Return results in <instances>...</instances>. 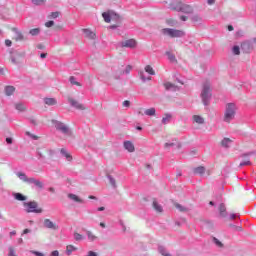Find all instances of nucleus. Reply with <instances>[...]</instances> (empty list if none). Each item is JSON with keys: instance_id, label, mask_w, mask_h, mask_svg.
Segmentation results:
<instances>
[{"instance_id": "bb28decb", "label": "nucleus", "mask_w": 256, "mask_h": 256, "mask_svg": "<svg viewBox=\"0 0 256 256\" xmlns=\"http://www.w3.org/2000/svg\"><path fill=\"white\" fill-rule=\"evenodd\" d=\"M73 251H77V247L73 246V245H68L66 247V253L67 255H71L73 253Z\"/></svg>"}, {"instance_id": "09e8293b", "label": "nucleus", "mask_w": 256, "mask_h": 256, "mask_svg": "<svg viewBox=\"0 0 256 256\" xmlns=\"http://www.w3.org/2000/svg\"><path fill=\"white\" fill-rule=\"evenodd\" d=\"M131 106V102L129 100H125L122 103V107H130Z\"/></svg>"}, {"instance_id": "338daca9", "label": "nucleus", "mask_w": 256, "mask_h": 256, "mask_svg": "<svg viewBox=\"0 0 256 256\" xmlns=\"http://www.w3.org/2000/svg\"><path fill=\"white\" fill-rule=\"evenodd\" d=\"M100 227H102L103 229H105L106 225L104 222H100Z\"/></svg>"}, {"instance_id": "cd10ccee", "label": "nucleus", "mask_w": 256, "mask_h": 256, "mask_svg": "<svg viewBox=\"0 0 256 256\" xmlns=\"http://www.w3.org/2000/svg\"><path fill=\"white\" fill-rule=\"evenodd\" d=\"M145 115H148V117H153V115H155L156 110L155 108H150V109H146L145 110Z\"/></svg>"}, {"instance_id": "f257e3e1", "label": "nucleus", "mask_w": 256, "mask_h": 256, "mask_svg": "<svg viewBox=\"0 0 256 256\" xmlns=\"http://www.w3.org/2000/svg\"><path fill=\"white\" fill-rule=\"evenodd\" d=\"M211 95V84L209 82H205L202 86V92L200 94L204 105H209V99H211Z\"/></svg>"}, {"instance_id": "39448f33", "label": "nucleus", "mask_w": 256, "mask_h": 256, "mask_svg": "<svg viewBox=\"0 0 256 256\" xmlns=\"http://www.w3.org/2000/svg\"><path fill=\"white\" fill-rule=\"evenodd\" d=\"M163 35H168V37H183L185 35V32L182 30H176V29H171V28H164L162 29Z\"/></svg>"}, {"instance_id": "6ab92c4d", "label": "nucleus", "mask_w": 256, "mask_h": 256, "mask_svg": "<svg viewBox=\"0 0 256 256\" xmlns=\"http://www.w3.org/2000/svg\"><path fill=\"white\" fill-rule=\"evenodd\" d=\"M68 199H71L75 203H83V199L79 198V196L75 194H68Z\"/></svg>"}, {"instance_id": "412c9836", "label": "nucleus", "mask_w": 256, "mask_h": 256, "mask_svg": "<svg viewBox=\"0 0 256 256\" xmlns=\"http://www.w3.org/2000/svg\"><path fill=\"white\" fill-rule=\"evenodd\" d=\"M60 152L62 153V155H64V157L67 159V161H73V157L65 148H62L60 150Z\"/></svg>"}, {"instance_id": "423d86ee", "label": "nucleus", "mask_w": 256, "mask_h": 256, "mask_svg": "<svg viewBox=\"0 0 256 256\" xmlns=\"http://www.w3.org/2000/svg\"><path fill=\"white\" fill-rule=\"evenodd\" d=\"M37 153L40 157H48L49 159H51V157H53V155H55V151H53L51 149H46L43 147L38 148Z\"/></svg>"}, {"instance_id": "5701e85b", "label": "nucleus", "mask_w": 256, "mask_h": 256, "mask_svg": "<svg viewBox=\"0 0 256 256\" xmlns=\"http://www.w3.org/2000/svg\"><path fill=\"white\" fill-rule=\"evenodd\" d=\"M180 11H182V13H193V8L189 5H182Z\"/></svg>"}, {"instance_id": "a211bd4d", "label": "nucleus", "mask_w": 256, "mask_h": 256, "mask_svg": "<svg viewBox=\"0 0 256 256\" xmlns=\"http://www.w3.org/2000/svg\"><path fill=\"white\" fill-rule=\"evenodd\" d=\"M164 87H165L166 91H175L177 89V85H175L171 82L164 83Z\"/></svg>"}, {"instance_id": "dca6fc26", "label": "nucleus", "mask_w": 256, "mask_h": 256, "mask_svg": "<svg viewBox=\"0 0 256 256\" xmlns=\"http://www.w3.org/2000/svg\"><path fill=\"white\" fill-rule=\"evenodd\" d=\"M218 209L221 217H227V207L225 206V204L221 203Z\"/></svg>"}, {"instance_id": "4d7b16f0", "label": "nucleus", "mask_w": 256, "mask_h": 256, "mask_svg": "<svg viewBox=\"0 0 256 256\" xmlns=\"http://www.w3.org/2000/svg\"><path fill=\"white\" fill-rule=\"evenodd\" d=\"M230 219H231V220L237 219V215L231 214V215H230Z\"/></svg>"}, {"instance_id": "13d9d810", "label": "nucleus", "mask_w": 256, "mask_h": 256, "mask_svg": "<svg viewBox=\"0 0 256 256\" xmlns=\"http://www.w3.org/2000/svg\"><path fill=\"white\" fill-rule=\"evenodd\" d=\"M181 21H187V16H180Z\"/></svg>"}, {"instance_id": "a878e982", "label": "nucleus", "mask_w": 256, "mask_h": 256, "mask_svg": "<svg viewBox=\"0 0 256 256\" xmlns=\"http://www.w3.org/2000/svg\"><path fill=\"white\" fill-rule=\"evenodd\" d=\"M58 131H61L62 133H65L66 135L69 133V128L63 124H60L57 127Z\"/></svg>"}, {"instance_id": "4be33fe9", "label": "nucleus", "mask_w": 256, "mask_h": 256, "mask_svg": "<svg viewBox=\"0 0 256 256\" xmlns=\"http://www.w3.org/2000/svg\"><path fill=\"white\" fill-rule=\"evenodd\" d=\"M152 205H153V209H155L157 213H163V207L160 206L156 200L153 201Z\"/></svg>"}, {"instance_id": "c756f323", "label": "nucleus", "mask_w": 256, "mask_h": 256, "mask_svg": "<svg viewBox=\"0 0 256 256\" xmlns=\"http://www.w3.org/2000/svg\"><path fill=\"white\" fill-rule=\"evenodd\" d=\"M17 177H19V179H21L25 183H27V181L29 180V178H27V175H25V173L23 172H18Z\"/></svg>"}, {"instance_id": "bf43d9fd", "label": "nucleus", "mask_w": 256, "mask_h": 256, "mask_svg": "<svg viewBox=\"0 0 256 256\" xmlns=\"http://www.w3.org/2000/svg\"><path fill=\"white\" fill-rule=\"evenodd\" d=\"M207 2H208V5H213V4H215V0H208Z\"/></svg>"}, {"instance_id": "774afa93", "label": "nucleus", "mask_w": 256, "mask_h": 256, "mask_svg": "<svg viewBox=\"0 0 256 256\" xmlns=\"http://www.w3.org/2000/svg\"><path fill=\"white\" fill-rule=\"evenodd\" d=\"M228 31H233V26L229 25L228 26Z\"/></svg>"}, {"instance_id": "3c124183", "label": "nucleus", "mask_w": 256, "mask_h": 256, "mask_svg": "<svg viewBox=\"0 0 256 256\" xmlns=\"http://www.w3.org/2000/svg\"><path fill=\"white\" fill-rule=\"evenodd\" d=\"M5 45L6 47H11V45H13V42H11V40H5Z\"/></svg>"}, {"instance_id": "473e14b6", "label": "nucleus", "mask_w": 256, "mask_h": 256, "mask_svg": "<svg viewBox=\"0 0 256 256\" xmlns=\"http://www.w3.org/2000/svg\"><path fill=\"white\" fill-rule=\"evenodd\" d=\"M8 256H18L17 251H15V248L13 246H10L8 248Z\"/></svg>"}, {"instance_id": "7ed1b4c3", "label": "nucleus", "mask_w": 256, "mask_h": 256, "mask_svg": "<svg viewBox=\"0 0 256 256\" xmlns=\"http://www.w3.org/2000/svg\"><path fill=\"white\" fill-rule=\"evenodd\" d=\"M235 111H237L235 104H227L226 111L224 114L225 123H231V121L235 119Z\"/></svg>"}, {"instance_id": "de8ad7c7", "label": "nucleus", "mask_w": 256, "mask_h": 256, "mask_svg": "<svg viewBox=\"0 0 256 256\" xmlns=\"http://www.w3.org/2000/svg\"><path fill=\"white\" fill-rule=\"evenodd\" d=\"M160 253L162 256H171V254L167 251H165L164 249L160 248Z\"/></svg>"}, {"instance_id": "ea45409f", "label": "nucleus", "mask_w": 256, "mask_h": 256, "mask_svg": "<svg viewBox=\"0 0 256 256\" xmlns=\"http://www.w3.org/2000/svg\"><path fill=\"white\" fill-rule=\"evenodd\" d=\"M33 5H43L45 3V0H31Z\"/></svg>"}, {"instance_id": "6e6552de", "label": "nucleus", "mask_w": 256, "mask_h": 256, "mask_svg": "<svg viewBox=\"0 0 256 256\" xmlns=\"http://www.w3.org/2000/svg\"><path fill=\"white\" fill-rule=\"evenodd\" d=\"M68 101H69V103H70V105H71L72 107H75V109H78V110H80V111L85 110V106H84L83 104L79 103L77 100H75V99L69 97V98H68Z\"/></svg>"}, {"instance_id": "6e6d98bb", "label": "nucleus", "mask_w": 256, "mask_h": 256, "mask_svg": "<svg viewBox=\"0 0 256 256\" xmlns=\"http://www.w3.org/2000/svg\"><path fill=\"white\" fill-rule=\"evenodd\" d=\"M110 183L112 184L113 187H115V179L110 178Z\"/></svg>"}, {"instance_id": "a18cd8bd", "label": "nucleus", "mask_w": 256, "mask_h": 256, "mask_svg": "<svg viewBox=\"0 0 256 256\" xmlns=\"http://www.w3.org/2000/svg\"><path fill=\"white\" fill-rule=\"evenodd\" d=\"M174 205H175L176 209H179V211H187V209H185L183 206H181V204L176 203Z\"/></svg>"}, {"instance_id": "79ce46f5", "label": "nucleus", "mask_w": 256, "mask_h": 256, "mask_svg": "<svg viewBox=\"0 0 256 256\" xmlns=\"http://www.w3.org/2000/svg\"><path fill=\"white\" fill-rule=\"evenodd\" d=\"M213 241H214L215 245H217V247H223V243L221 241H219V239L213 238Z\"/></svg>"}, {"instance_id": "f3484780", "label": "nucleus", "mask_w": 256, "mask_h": 256, "mask_svg": "<svg viewBox=\"0 0 256 256\" xmlns=\"http://www.w3.org/2000/svg\"><path fill=\"white\" fill-rule=\"evenodd\" d=\"M45 105H48L49 107L53 105H57V99L55 98H44Z\"/></svg>"}, {"instance_id": "20e7f679", "label": "nucleus", "mask_w": 256, "mask_h": 256, "mask_svg": "<svg viewBox=\"0 0 256 256\" xmlns=\"http://www.w3.org/2000/svg\"><path fill=\"white\" fill-rule=\"evenodd\" d=\"M131 69H133V67H131V65H127V66H123V65H119L114 69V77L115 79H119V77H121V75H128V73H131Z\"/></svg>"}, {"instance_id": "680f3d73", "label": "nucleus", "mask_w": 256, "mask_h": 256, "mask_svg": "<svg viewBox=\"0 0 256 256\" xmlns=\"http://www.w3.org/2000/svg\"><path fill=\"white\" fill-rule=\"evenodd\" d=\"M37 49H45V46H44L43 44H39V45L37 46Z\"/></svg>"}, {"instance_id": "69168bd1", "label": "nucleus", "mask_w": 256, "mask_h": 256, "mask_svg": "<svg viewBox=\"0 0 256 256\" xmlns=\"http://www.w3.org/2000/svg\"><path fill=\"white\" fill-rule=\"evenodd\" d=\"M49 191H50V193H55V188L50 187V188H49Z\"/></svg>"}, {"instance_id": "052dcab7", "label": "nucleus", "mask_w": 256, "mask_h": 256, "mask_svg": "<svg viewBox=\"0 0 256 256\" xmlns=\"http://www.w3.org/2000/svg\"><path fill=\"white\" fill-rule=\"evenodd\" d=\"M6 142L9 143V144H11V143H13V139H11V138H6Z\"/></svg>"}, {"instance_id": "4468645a", "label": "nucleus", "mask_w": 256, "mask_h": 256, "mask_svg": "<svg viewBox=\"0 0 256 256\" xmlns=\"http://www.w3.org/2000/svg\"><path fill=\"white\" fill-rule=\"evenodd\" d=\"M26 183H33L39 189H43V182H41L35 178H28Z\"/></svg>"}, {"instance_id": "b1692460", "label": "nucleus", "mask_w": 256, "mask_h": 256, "mask_svg": "<svg viewBox=\"0 0 256 256\" xmlns=\"http://www.w3.org/2000/svg\"><path fill=\"white\" fill-rule=\"evenodd\" d=\"M5 93H6L7 97H11V95H13L15 93V87L7 86L5 88Z\"/></svg>"}, {"instance_id": "c9c22d12", "label": "nucleus", "mask_w": 256, "mask_h": 256, "mask_svg": "<svg viewBox=\"0 0 256 256\" xmlns=\"http://www.w3.org/2000/svg\"><path fill=\"white\" fill-rule=\"evenodd\" d=\"M87 236L89 241H95V239H97V236H95L91 231H87Z\"/></svg>"}, {"instance_id": "9d476101", "label": "nucleus", "mask_w": 256, "mask_h": 256, "mask_svg": "<svg viewBox=\"0 0 256 256\" xmlns=\"http://www.w3.org/2000/svg\"><path fill=\"white\" fill-rule=\"evenodd\" d=\"M122 47H130L131 49L137 47V41L135 39H129L122 43Z\"/></svg>"}, {"instance_id": "393cba45", "label": "nucleus", "mask_w": 256, "mask_h": 256, "mask_svg": "<svg viewBox=\"0 0 256 256\" xmlns=\"http://www.w3.org/2000/svg\"><path fill=\"white\" fill-rule=\"evenodd\" d=\"M232 143H233V140H231V138H224L221 141L222 147H229Z\"/></svg>"}, {"instance_id": "58836bf2", "label": "nucleus", "mask_w": 256, "mask_h": 256, "mask_svg": "<svg viewBox=\"0 0 256 256\" xmlns=\"http://www.w3.org/2000/svg\"><path fill=\"white\" fill-rule=\"evenodd\" d=\"M74 239L75 241H81L83 239V235L76 232L74 233Z\"/></svg>"}, {"instance_id": "f03ea898", "label": "nucleus", "mask_w": 256, "mask_h": 256, "mask_svg": "<svg viewBox=\"0 0 256 256\" xmlns=\"http://www.w3.org/2000/svg\"><path fill=\"white\" fill-rule=\"evenodd\" d=\"M23 207L26 213H43V208L36 201L24 202Z\"/></svg>"}, {"instance_id": "e2e57ef3", "label": "nucleus", "mask_w": 256, "mask_h": 256, "mask_svg": "<svg viewBox=\"0 0 256 256\" xmlns=\"http://www.w3.org/2000/svg\"><path fill=\"white\" fill-rule=\"evenodd\" d=\"M40 57H41V59H45V57H47V54L41 53V54H40Z\"/></svg>"}, {"instance_id": "37998d69", "label": "nucleus", "mask_w": 256, "mask_h": 256, "mask_svg": "<svg viewBox=\"0 0 256 256\" xmlns=\"http://www.w3.org/2000/svg\"><path fill=\"white\" fill-rule=\"evenodd\" d=\"M245 165H251V161L249 160V158L240 163V167H243Z\"/></svg>"}, {"instance_id": "1a4fd4ad", "label": "nucleus", "mask_w": 256, "mask_h": 256, "mask_svg": "<svg viewBox=\"0 0 256 256\" xmlns=\"http://www.w3.org/2000/svg\"><path fill=\"white\" fill-rule=\"evenodd\" d=\"M44 227H46V229H53L54 231H57V229H59V226H57V224L50 219L44 220Z\"/></svg>"}, {"instance_id": "f704fd0d", "label": "nucleus", "mask_w": 256, "mask_h": 256, "mask_svg": "<svg viewBox=\"0 0 256 256\" xmlns=\"http://www.w3.org/2000/svg\"><path fill=\"white\" fill-rule=\"evenodd\" d=\"M167 56L169 61H171L172 63H177V58H175V55L171 54V52H167Z\"/></svg>"}, {"instance_id": "ddd939ff", "label": "nucleus", "mask_w": 256, "mask_h": 256, "mask_svg": "<svg viewBox=\"0 0 256 256\" xmlns=\"http://www.w3.org/2000/svg\"><path fill=\"white\" fill-rule=\"evenodd\" d=\"M84 37H86V39H97V34H95V32H93L89 29H85Z\"/></svg>"}, {"instance_id": "2eb2a0df", "label": "nucleus", "mask_w": 256, "mask_h": 256, "mask_svg": "<svg viewBox=\"0 0 256 256\" xmlns=\"http://www.w3.org/2000/svg\"><path fill=\"white\" fill-rule=\"evenodd\" d=\"M124 149L129 151V153H133V151H135V145H133L131 141H126L124 142Z\"/></svg>"}, {"instance_id": "72a5a7b5", "label": "nucleus", "mask_w": 256, "mask_h": 256, "mask_svg": "<svg viewBox=\"0 0 256 256\" xmlns=\"http://www.w3.org/2000/svg\"><path fill=\"white\" fill-rule=\"evenodd\" d=\"M145 71L146 73H148L149 75H155V70H153V67H151V65H147L145 67Z\"/></svg>"}, {"instance_id": "864d4df0", "label": "nucleus", "mask_w": 256, "mask_h": 256, "mask_svg": "<svg viewBox=\"0 0 256 256\" xmlns=\"http://www.w3.org/2000/svg\"><path fill=\"white\" fill-rule=\"evenodd\" d=\"M50 256H59V251L54 250Z\"/></svg>"}, {"instance_id": "2f4dec72", "label": "nucleus", "mask_w": 256, "mask_h": 256, "mask_svg": "<svg viewBox=\"0 0 256 256\" xmlns=\"http://www.w3.org/2000/svg\"><path fill=\"white\" fill-rule=\"evenodd\" d=\"M69 82L71 83V85H76L77 87H81V83H79L74 76H71L69 78Z\"/></svg>"}, {"instance_id": "7c9ffc66", "label": "nucleus", "mask_w": 256, "mask_h": 256, "mask_svg": "<svg viewBox=\"0 0 256 256\" xmlns=\"http://www.w3.org/2000/svg\"><path fill=\"white\" fill-rule=\"evenodd\" d=\"M171 114H165L164 117L162 118V123L164 125H167V123H169V121H171Z\"/></svg>"}, {"instance_id": "c85d7f7f", "label": "nucleus", "mask_w": 256, "mask_h": 256, "mask_svg": "<svg viewBox=\"0 0 256 256\" xmlns=\"http://www.w3.org/2000/svg\"><path fill=\"white\" fill-rule=\"evenodd\" d=\"M14 197L17 201H26L27 197L23 196L21 193H16L14 194Z\"/></svg>"}, {"instance_id": "603ef678", "label": "nucleus", "mask_w": 256, "mask_h": 256, "mask_svg": "<svg viewBox=\"0 0 256 256\" xmlns=\"http://www.w3.org/2000/svg\"><path fill=\"white\" fill-rule=\"evenodd\" d=\"M33 255H36V256H45L43 253L41 252H37V251H32Z\"/></svg>"}, {"instance_id": "c03bdc74", "label": "nucleus", "mask_w": 256, "mask_h": 256, "mask_svg": "<svg viewBox=\"0 0 256 256\" xmlns=\"http://www.w3.org/2000/svg\"><path fill=\"white\" fill-rule=\"evenodd\" d=\"M59 15H60L59 12H52V13L50 14V17H51V19H57V17H59Z\"/></svg>"}, {"instance_id": "0e129e2a", "label": "nucleus", "mask_w": 256, "mask_h": 256, "mask_svg": "<svg viewBox=\"0 0 256 256\" xmlns=\"http://www.w3.org/2000/svg\"><path fill=\"white\" fill-rule=\"evenodd\" d=\"M13 235H17V231H12V232H10V237H13Z\"/></svg>"}, {"instance_id": "0eeeda50", "label": "nucleus", "mask_w": 256, "mask_h": 256, "mask_svg": "<svg viewBox=\"0 0 256 256\" xmlns=\"http://www.w3.org/2000/svg\"><path fill=\"white\" fill-rule=\"evenodd\" d=\"M102 17L106 23H111V21H113V19H119V16H117V14H115L111 11L104 12L102 14Z\"/></svg>"}, {"instance_id": "4c0bfd02", "label": "nucleus", "mask_w": 256, "mask_h": 256, "mask_svg": "<svg viewBox=\"0 0 256 256\" xmlns=\"http://www.w3.org/2000/svg\"><path fill=\"white\" fill-rule=\"evenodd\" d=\"M15 108L17 109V111H25V105L21 103L16 104Z\"/></svg>"}, {"instance_id": "a19ab883", "label": "nucleus", "mask_w": 256, "mask_h": 256, "mask_svg": "<svg viewBox=\"0 0 256 256\" xmlns=\"http://www.w3.org/2000/svg\"><path fill=\"white\" fill-rule=\"evenodd\" d=\"M232 52L234 55H239L241 52H240V49H239V46H234L233 49H232Z\"/></svg>"}, {"instance_id": "aec40b11", "label": "nucleus", "mask_w": 256, "mask_h": 256, "mask_svg": "<svg viewBox=\"0 0 256 256\" xmlns=\"http://www.w3.org/2000/svg\"><path fill=\"white\" fill-rule=\"evenodd\" d=\"M195 175H204L205 174V167L199 166L193 169Z\"/></svg>"}, {"instance_id": "f8f14e48", "label": "nucleus", "mask_w": 256, "mask_h": 256, "mask_svg": "<svg viewBox=\"0 0 256 256\" xmlns=\"http://www.w3.org/2000/svg\"><path fill=\"white\" fill-rule=\"evenodd\" d=\"M12 31H14L15 35L13 37L14 41H23L25 37L23 36V33L21 31H18L17 28H13Z\"/></svg>"}, {"instance_id": "e433bc0d", "label": "nucleus", "mask_w": 256, "mask_h": 256, "mask_svg": "<svg viewBox=\"0 0 256 256\" xmlns=\"http://www.w3.org/2000/svg\"><path fill=\"white\" fill-rule=\"evenodd\" d=\"M40 31L41 30L39 28H34V29H31L29 33L30 35L35 36V35H39Z\"/></svg>"}, {"instance_id": "5fc2aeb1", "label": "nucleus", "mask_w": 256, "mask_h": 256, "mask_svg": "<svg viewBox=\"0 0 256 256\" xmlns=\"http://www.w3.org/2000/svg\"><path fill=\"white\" fill-rule=\"evenodd\" d=\"M27 233H31V230H29V229L26 228V229H24L23 234H24V235H27Z\"/></svg>"}, {"instance_id": "49530a36", "label": "nucleus", "mask_w": 256, "mask_h": 256, "mask_svg": "<svg viewBox=\"0 0 256 256\" xmlns=\"http://www.w3.org/2000/svg\"><path fill=\"white\" fill-rule=\"evenodd\" d=\"M55 25V22L53 20H50L48 22L45 23V27H53Z\"/></svg>"}, {"instance_id": "9b49d317", "label": "nucleus", "mask_w": 256, "mask_h": 256, "mask_svg": "<svg viewBox=\"0 0 256 256\" xmlns=\"http://www.w3.org/2000/svg\"><path fill=\"white\" fill-rule=\"evenodd\" d=\"M193 123H196L197 125H204L205 124V118L201 115H193L192 116Z\"/></svg>"}, {"instance_id": "8fccbe9b", "label": "nucleus", "mask_w": 256, "mask_h": 256, "mask_svg": "<svg viewBox=\"0 0 256 256\" xmlns=\"http://www.w3.org/2000/svg\"><path fill=\"white\" fill-rule=\"evenodd\" d=\"M192 21L194 22L201 21V17H199L198 15H195L192 17Z\"/></svg>"}]
</instances>
